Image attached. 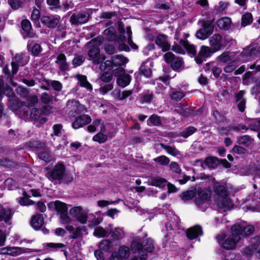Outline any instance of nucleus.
Instances as JSON below:
<instances>
[{
    "label": "nucleus",
    "mask_w": 260,
    "mask_h": 260,
    "mask_svg": "<svg viewBox=\"0 0 260 260\" xmlns=\"http://www.w3.org/2000/svg\"><path fill=\"white\" fill-rule=\"evenodd\" d=\"M131 248L133 253H138L140 260H146L148 257L147 253H152L154 250V240L151 238H148L143 243L134 241Z\"/></svg>",
    "instance_id": "obj_1"
},
{
    "label": "nucleus",
    "mask_w": 260,
    "mask_h": 260,
    "mask_svg": "<svg viewBox=\"0 0 260 260\" xmlns=\"http://www.w3.org/2000/svg\"><path fill=\"white\" fill-rule=\"evenodd\" d=\"M128 62V59L121 55L112 56L110 60H107L104 63L106 65V68H110L113 70L114 76H118L125 74V70L123 67Z\"/></svg>",
    "instance_id": "obj_2"
},
{
    "label": "nucleus",
    "mask_w": 260,
    "mask_h": 260,
    "mask_svg": "<svg viewBox=\"0 0 260 260\" xmlns=\"http://www.w3.org/2000/svg\"><path fill=\"white\" fill-rule=\"evenodd\" d=\"M66 170V167L63 162L59 161L55 164L50 172L46 174V176L51 181H60L64 178Z\"/></svg>",
    "instance_id": "obj_3"
},
{
    "label": "nucleus",
    "mask_w": 260,
    "mask_h": 260,
    "mask_svg": "<svg viewBox=\"0 0 260 260\" xmlns=\"http://www.w3.org/2000/svg\"><path fill=\"white\" fill-rule=\"evenodd\" d=\"M216 239L221 246L226 250H233L236 248L239 240H236V238L230 235L227 236L225 234L218 235L216 236Z\"/></svg>",
    "instance_id": "obj_4"
},
{
    "label": "nucleus",
    "mask_w": 260,
    "mask_h": 260,
    "mask_svg": "<svg viewBox=\"0 0 260 260\" xmlns=\"http://www.w3.org/2000/svg\"><path fill=\"white\" fill-rule=\"evenodd\" d=\"M165 62L169 64L170 68L175 71H178L183 65L184 62L181 57L176 56L172 52L168 51L164 55Z\"/></svg>",
    "instance_id": "obj_5"
},
{
    "label": "nucleus",
    "mask_w": 260,
    "mask_h": 260,
    "mask_svg": "<svg viewBox=\"0 0 260 260\" xmlns=\"http://www.w3.org/2000/svg\"><path fill=\"white\" fill-rule=\"evenodd\" d=\"M100 48L97 46L92 45L89 49L87 55L89 60L92 61V63L94 65H100L104 63V61L106 59V56L103 54L100 53Z\"/></svg>",
    "instance_id": "obj_6"
},
{
    "label": "nucleus",
    "mask_w": 260,
    "mask_h": 260,
    "mask_svg": "<svg viewBox=\"0 0 260 260\" xmlns=\"http://www.w3.org/2000/svg\"><path fill=\"white\" fill-rule=\"evenodd\" d=\"M67 107L69 110L68 112L69 116L73 117H76V115H80L84 111L85 108L83 105L75 100H69L67 103Z\"/></svg>",
    "instance_id": "obj_7"
},
{
    "label": "nucleus",
    "mask_w": 260,
    "mask_h": 260,
    "mask_svg": "<svg viewBox=\"0 0 260 260\" xmlns=\"http://www.w3.org/2000/svg\"><path fill=\"white\" fill-rule=\"evenodd\" d=\"M196 192L194 202L198 206H200L211 199V191L210 189L200 188Z\"/></svg>",
    "instance_id": "obj_8"
},
{
    "label": "nucleus",
    "mask_w": 260,
    "mask_h": 260,
    "mask_svg": "<svg viewBox=\"0 0 260 260\" xmlns=\"http://www.w3.org/2000/svg\"><path fill=\"white\" fill-rule=\"evenodd\" d=\"M212 49L207 46L202 45L201 46L198 54H197L194 58L196 62L198 64H202L206 58L210 57L215 52H212Z\"/></svg>",
    "instance_id": "obj_9"
},
{
    "label": "nucleus",
    "mask_w": 260,
    "mask_h": 260,
    "mask_svg": "<svg viewBox=\"0 0 260 260\" xmlns=\"http://www.w3.org/2000/svg\"><path fill=\"white\" fill-rule=\"evenodd\" d=\"M90 17V14L87 12L73 14L70 18V22L72 25L78 26L80 24L86 23Z\"/></svg>",
    "instance_id": "obj_10"
},
{
    "label": "nucleus",
    "mask_w": 260,
    "mask_h": 260,
    "mask_svg": "<svg viewBox=\"0 0 260 260\" xmlns=\"http://www.w3.org/2000/svg\"><path fill=\"white\" fill-rule=\"evenodd\" d=\"M222 40V36L219 34H214L209 39V44L211 46L210 48L212 49V52L215 53L225 47V45L223 44Z\"/></svg>",
    "instance_id": "obj_11"
},
{
    "label": "nucleus",
    "mask_w": 260,
    "mask_h": 260,
    "mask_svg": "<svg viewBox=\"0 0 260 260\" xmlns=\"http://www.w3.org/2000/svg\"><path fill=\"white\" fill-rule=\"evenodd\" d=\"M219 158L216 156H209L205 158L204 161L201 159H196L195 162L201 163V167L205 169L204 166H206L210 169L214 170L219 166Z\"/></svg>",
    "instance_id": "obj_12"
},
{
    "label": "nucleus",
    "mask_w": 260,
    "mask_h": 260,
    "mask_svg": "<svg viewBox=\"0 0 260 260\" xmlns=\"http://www.w3.org/2000/svg\"><path fill=\"white\" fill-rule=\"evenodd\" d=\"M211 180L214 183L213 186V191L215 194L217 196L218 198L227 197L229 195V192L226 187L224 185L216 181L214 177H212Z\"/></svg>",
    "instance_id": "obj_13"
},
{
    "label": "nucleus",
    "mask_w": 260,
    "mask_h": 260,
    "mask_svg": "<svg viewBox=\"0 0 260 260\" xmlns=\"http://www.w3.org/2000/svg\"><path fill=\"white\" fill-rule=\"evenodd\" d=\"M167 35L160 34L155 39V44L161 49L163 52H168L171 48V45L168 41Z\"/></svg>",
    "instance_id": "obj_14"
},
{
    "label": "nucleus",
    "mask_w": 260,
    "mask_h": 260,
    "mask_svg": "<svg viewBox=\"0 0 260 260\" xmlns=\"http://www.w3.org/2000/svg\"><path fill=\"white\" fill-rule=\"evenodd\" d=\"M55 17L53 15L43 16L41 18L42 24L49 28H54L59 23L60 17Z\"/></svg>",
    "instance_id": "obj_15"
},
{
    "label": "nucleus",
    "mask_w": 260,
    "mask_h": 260,
    "mask_svg": "<svg viewBox=\"0 0 260 260\" xmlns=\"http://www.w3.org/2000/svg\"><path fill=\"white\" fill-rule=\"evenodd\" d=\"M203 234V229L199 224H196L188 228L186 231V237L190 240H194L198 237L202 236Z\"/></svg>",
    "instance_id": "obj_16"
},
{
    "label": "nucleus",
    "mask_w": 260,
    "mask_h": 260,
    "mask_svg": "<svg viewBox=\"0 0 260 260\" xmlns=\"http://www.w3.org/2000/svg\"><path fill=\"white\" fill-rule=\"evenodd\" d=\"M45 221L43 215L41 213H37L31 216L30 224L35 231L40 230L44 226Z\"/></svg>",
    "instance_id": "obj_17"
},
{
    "label": "nucleus",
    "mask_w": 260,
    "mask_h": 260,
    "mask_svg": "<svg viewBox=\"0 0 260 260\" xmlns=\"http://www.w3.org/2000/svg\"><path fill=\"white\" fill-rule=\"evenodd\" d=\"M91 121V118L88 115L83 114L76 117V119L72 123V127L78 129L83 127L84 125L89 124Z\"/></svg>",
    "instance_id": "obj_18"
},
{
    "label": "nucleus",
    "mask_w": 260,
    "mask_h": 260,
    "mask_svg": "<svg viewBox=\"0 0 260 260\" xmlns=\"http://www.w3.org/2000/svg\"><path fill=\"white\" fill-rule=\"evenodd\" d=\"M106 65L104 63H102L100 66V69L103 73L101 75L100 79L105 83H109L111 81L114 76L113 70L110 68H106Z\"/></svg>",
    "instance_id": "obj_19"
},
{
    "label": "nucleus",
    "mask_w": 260,
    "mask_h": 260,
    "mask_svg": "<svg viewBox=\"0 0 260 260\" xmlns=\"http://www.w3.org/2000/svg\"><path fill=\"white\" fill-rule=\"evenodd\" d=\"M179 43L184 47L185 51L187 52L190 57L196 58L197 52L196 46L193 44H191L188 40H184L182 39L179 40Z\"/></svg>",
    "instance_id": "obj_20"
},
{
    "label": "nucleus",
    "mask_w": 260,
    "mask_h": 260,
    "mask_svg": "<svg viewBox=\"0 0 260 260\" xmlns=\"http://www.w3.org/2000/svg\"><path fill=\"white\" fill-rule=\"evenodd\" d=\"M13 214L12 209L2 207L0 210V222L4 221L5 223H9Z\"/></svg>",
    "instance_id": "obj_21"
},
{
    "label": "nucleus",
    "mask_w": 260,
    "mask_h": 260,
    "mask_svg": "<svg viewBox=\"0 0 260 260\" xmlns=\"http://www.w3.org/2000/svg\"><path fill=\"white\" fill-rule=\"evenodd\" d=\"M55 63L58 65L61 72H66L70 70L69 64L67 61V57L62 53H60L57 55Z\"/></svg>",
    "instance_id": "obj_22"
},
{
    "label": "nucleus",
    "mask_w": 260,
    "mask_h": 260,
    "mask_svg": "<svg viewBox=\"0 0 260 260\" xmlns=\"http://www.w3.org/2000/svg\"><path fill=\"white\" fill-rule=\"evenodd\" d=\"M167 180L160 177H151L148 180V184L149 185L157 187L159 188L162 189L166 186Z\"/></svg>",
    "instance_id": "obj_23"
},
{
    "label": "nucleus",
    "mask_w": 260,
    "mask_h": 260,
    "mask_svg": "<svg viewBox=\"0 0 260 260\" xmlns=\"http://www.w3.org/2000/svg\"><path fill=\"white\" fill-rule=\"evenodd\" d=\"M27 47L28 50L30 51L31 55L35 57L38 56L43 50L40 44L34 43V41L31 40L28 41Z\"/></svg>",
    "instance_id": "obj_24"
},
{
    "label": "nucleus",
    "mask_w": 260,
    "mask_h": 260,
    "mask_svg": "<svg viewBox=\"0 0 260 260\" xmlns=\"http://www.w3.org/2000/svg\"><path fill=\"white\" fill-rule=\"evenodd\" d=\"M117 77L116 83L117 85L122 88L128 85L131 81V76L129 74H121Z\"/></svg>",
    "instance_id": "obj_25"
},
{
    "label": "nucleus",
    "mask_w": 260,
    "mask_h": 260,
    "mask_svg": "<svg viewBox=\"0 0 260 260\" xmlns=\"http://www.w3.org/2000/svg\"><path fill=\"white\" fill-rule=\"evenodd\" d=\"M21 26L22 30L26 34L25 37L33 38L35 34L31 32L32 29L31 24L28 19H23L21 22Z\"/></svg>",
    "instance_id": "obj_26"
},
{
    "label": "nucleus",
    "mask_w": 260,
    "mask_h": 260,
    "mask_svg": "<svg viewBox=\"0 0 260 260\" xmlns=\"http://www.w3.org/2000/svg\"><path fill=\"white\" fill-rule=\"evenodd\" d=\"M217 205L219 208L223 209L225 211L227 209H231L233 207V203L230 198L224 197L217 201Z\"/></svg>",
    "instance_id": "obj_27"
},
{
    "label": "nucleus",
    "mask_w": 260,
    "mask_h": 260,
    "mask_svg": "<svg viewBox=\"0 0 260 260\" xmlns=\"http://www.w3.org/2000/svg\"><path fill=\"white\" fill-rule=\"evenodd\" d=\"M147 62H143L139 69V74L140 76H144L146 78H150L152 76V71L150 67L147 65Z\"/></svg>",
    "instance_id": "obj_28"
},
{
    "label": "nucleus",
    "mask_w": 260,
    "mask_h": 260,
    "mask_svg": "<svg viewBox=\"0 0 260 260\" xmlns=\"http://www.w3.org/2000/svg\"><path fill=\"white\" fill-rule=\"evenodd\" d=\"M38 157L46 162H49L52 160V156L50 154L49 149L46 146L40 151L37 152Z\"/></svg>",
    "instance_id": "obj_29"
},
{
    "label": "nucleus",
    "mask_w": 260,
    "mask_h": 260,
    "mask_svg": "<svg viewBox=\"0 0 260 260\" xmlns=\"http://www.w3.org/2000/svg\"><path fill=\"white\" fill-rule=\"evenodd\" d=\"M231 25V19L227 17L219 19L217 21V25L221 29L228 30Z\"/></svg>",
    "instance_id": "obj_30"
},
{
    "label": "nucleus",
    "mask_w": 260,
    "mask_h": 260,
    "mask_svg": "<svg viewBox=\"0 0 260 260\" xmlns=\"http://www.w3.org/2000/svg\"><path fill=\"white\" fill-rule=\"evenodd\" d=\"M253 139L247 135L240 136L237 137V143L239 145L244 146L246 147H249L252 144Z\"/></svg>",
    "instance_id": "obj_31"
},
{
    "label": "nucleus",
    "mask_w": 260,
    "mask_h": 260,
    "mask_svg": "<svg viewBox=\"0 0 260 260\" xmlns=\"http://www.w3.org/2000/svg\"><path fill=\"white\" fill-rule=\"evenodd\" d=\"M103 34L106 36V39L109 41H115L117 38V32L115 28L110 26L104 30Z\"/></svg>",
    "instance_id": "obj_32"
},
{
    "label": "nucleus",
    "mask_w": 260,
    "mask_h": 260,
    "mask_svg": "<svg viewBox=\"0 0 260 260\" xmlns=\"http://www.w3.org/2000/svg\"><path fill=\"white\" fill-rule=\"evenodd\" d=\"M27 145L29 147L35 149L36 153L40 151L47 146L45 143L35 140L28 141L27 143Z\"/></svg>",
    "instance_id": "obj_33"
},
{
    "label": "nucleus",
    "mask_w": 260,
    "mask_h": 260,
    "mask_svg": "<svg viewBox=\"0 0 260 260\" xmlns=\"http://www.w3.org/2000/svg\"><path fill=\"white\" fill-rule=\"evenodd\" d=\"M232 236L236 238V240H241V235L242 236V226L240 224H235L231 227Z\"/></svg>",
    "instance_id": "obj_34"
},
{
    "label": "nucleus",
    "mask_w": 260,
    "mask_h": 260,
    "mask_svg": "<svg viewBox=\"0 0 260 260\" xmlns=\"http://www.w3.org/2000/svg\"><path fill=\"white\" fill-rule=\"evenodd\" d=\"M21 248L20 247H6L0 249V253L9 254L12 256H16L20 254Z\"/></svg>",
    "instance_id": "obj_35"
},
{
    "label": "nucleus",
    "mask_w": 260,
    "mask_h": 260,
    "mask_svg": "<svg viewBox=\"0 0 260 260\" xmlns=\"http://www.w3.org/2000/svg\"><path fill=\"white\" fill-rule=\"evenodd\" d=\"M77 78L80 83V86L85 87L86 89L91 90L92 86L91 84L88 81L87 77L85 75H78Z\"/></svg>",
    "instance_id": "obj_36"
},
{
    "label": "nucleus",
    "mask_w": 260,
    "mask_h": 260,
    "mask_svg": "<svg viewBox=\"0 0 260 260\" xmlns=\"http://www.w3.org/2000/svg\"><path fill=\"white\" fill-rule=\"evenodd\" d=\"M213 21L214 20H202L200 21L201 22L202 28L212 34L214 31Z\"/></svg>",
    "instance_id": "obj_37"
},
{
    "label": "nucleus",
    "mask_w": 260,
    "mask_h": 260,
    "mask_svg": "<svg viewBox=\"0 0 260 260\" xmlns=\"http://www.w3.org/2000/svg\"><path fill=\"white\" fill-rule=\"evenodd\" d=\"M23 197L19 198V203L21 206L32 205L35 204V202L29 199L30 197L25 191L23 192Z\"/></svg>",
    "instance_id": "obj_38"
},
{
    "label": "nucleus",
    "mask_w": 260,
    "mask_h": 260,
    "mask_svg": "<svg viewBox=\"0 0 260 260\" xmlns=\"http://www.w3.org/2000/svg\"><path fill=\"white\" fill-rule=\"evenodd\" d=\"M147 125L149 126H159L161 124V120L160 116L156 114L151 115L147 121Z\"/></svg>",
    "instance_id": "obj_39"
},
{
    "label": "nucleus",
    "mask_w": 260,
    "mask_h": 260,
    "mask_svg": "<svg viewBox=\"0 0 260 260\" xmlns=\"http://www.w3.org/2000/svg\"><path fill=\"white\" fill-rule=\"evenodd\" d=\"M253 21V16L251 13H246L243 14L241 17V25L245 27L252 23Z\"/></svg>",
    "instance_id": "obj_40"
},
{
    "label": "nucleus",
    "mask_w": 260,
    "mask_h": 260,
    "mask_svg": "<svg viewBox=\"0 0 260 260\" xmlns=\"http://www.w3.org/2000/svg\"><path fill=\"white\" fill-rule=\"evenodd\" d=\"M197 131V128L192 126H189L180 133V136L184 138H187Z\"/></svg>",
    "instance_id": "obj_41"
},
{
    "label": "nucleus",
    "mask_w": 260,
    "mask_h": 260,
    "mask_svg": "<svg viewBox=\"0 0 260 260\" xmlns=\"http://www.w3.org/2000/svg\"><path fill=\"white\" fill-rule=\"evenodd\" d=\"M196 196V191L189 190L183 192L180 195V197L183 201H187L192 200Z\"/></svg>",
    "instance_id": "obj_42"
},
{
    "label": "nucleus",
    "mask_w": 260,
    "mask_h": 260,
    "mask_svg": "<svg viewBox=\"0 0 260 260\" xmlns=\"http://www.w3.org/2000/svg\"><path fill=\"white\" fill-rule=\"evenodd\" d=\"M160 145L168 153L173 156H176L180 154V151L177 150L175 147H173L171 146L166 145L163 143H161Z\"/></svg>",
    "instance_id": "obj_43"
},
{
    "label": "nucleus",
    "mask_w": 260,
    "mask_h": 260,
    "mask_svg": "<svg viewBox=\"0 0 260 260\" xmlns=\"http://www.w3.org/2000/svg\"><path fill=\"white\" fill-rule=\"evenodd\" d=\"M68 210V209L66 203L58 200L56 201L55 211L61 214L63 212H67Z\"/></svg>",
    "instance_id": "obj_44"
},
{
    "label": "nucleus",
    "mask_w": 260,
    "mask_h": 260,
    "mask_svg": "<svg viewBox=\"0 0 260 260\" xmlns=\"http://www.w3.org/2000/svg\"><path fill=\"white\" fill-rule=\"evenodd\" d=\"M25 0H8V3L13 10L22 7Z\"/></svg>",
    "instance_id": "obj_45"
},
{
    "label": "nucleus",
    "mask_w": 260,
    "mask_h": 260,
    "mask_svg": "<svg viewBox=\"0 0 260 260\" xmlns=\"http://www.w3.org/2000/svg\"><path fill=\"white\" fill-rule=\"evenodd\" d=\"M185 95V93L183 91H174L170 93L171 99L176 102L180 101Z\"/></svg>",
    "instance_id": "obj_46"
},
{
    "label": "nucleus",
    "mask_w": 260,
    "mask_h": 260,
    "mask_svg": "<svg viewBox=\"0 0 260 260\" xmlns=\"http://www.w3.org/2000/svg\"><path fill=\"white\" fill-rule=\"evenodd\" d=\"M107 232L102 226H98L94 229L93 235L99 238L106 237L107 235Z\"/></svg>",
    "instance_id": "obj_47"
},
{
    "label": "nucleus",
    "mask_w": 260,
    "mask_h": 260,
    "mask_svg": "<svg viewBox=\"0 0 260 260\" xmlns=\"http://www.w3.org/2000/svg\"><path fill=\"white\" fill-rule=\"evenodd\" d=\"M247 151V149L241 146V145H235L230 151V152L232 153H236L239 155L245 154Z\"/></svg>",
    "instance_id": "obj_48"
},
{
    "label": "nucleus",
    "mask_w": 260,
    "mask_h": 260,
    "mask_svg": "<svg viewBox=\"0 0 260 260\" xmlns=\"http://www.w3.org/2000/svg\"><path fill=\"white\" fill-rule=\"evenodd\" d=\"M154 98V94L152 92L145 93L144 94L142 95L140 98V101L141 103H150Z\"/></svg>",
    "instance_id": "obj_49"
},
{
    "label": "nucleus",
    "mask_w": 260,
    "mask_h": 260,
    "mask_svg": "<svg viewBox=\"0 0 260 260\" xmlns=\"http://www.w3.org/2000/svg\"><path fill=\"white\" fill-rule=\"evenodd\" d=\"M107 136L102 133L99 132L95 135L92 140L93 141L98 142L100 144L105 143L107 140Z\"/></svg>",
    "instance_id": "obj_50"
},
{
    "label": "nucleus",
    "mask_w": 260,
    "mask_h": 260,
    "mask_svg": "<svg viewBox=\"0 0 260 260\" xmlns=\"http://www.w3.org/2000/svg\"><path fill=\"white\" fill-rule=\"evenodd\" d=\"M14 165V162L8 158L0 159V166L5 167L6 168H11Z\"/></svg>",
    "instance_id": "obj_51"
},
{
    "label": "nucleus",
    "mask_w": 260,
    "mask_h": 260,
    "mask_svg": "<svg viewBox=\"0 0 260 260\" xmlns=\"http://www.w3.org/2000/svg\"><path fill=\"white\" fill-rule=\"evenodd\" d=\"M254 231V228L253 225H248L242 226V236L247 237L251 235Z\"/></svg>",
    "instance_id": "obj_52"
},
{
    "label": "nucleus",
    "mask_w": 260,
    "mask_h": 260,
    "mask_svg": "<svg viewBox=\"0 0 260 260\" xmlns=\"http://www.w3.org/2000/svg\"><path fill=\"white\" fill-rule=\"evenodd\" d=\"M170 49H171V50L175 53L178 54L185 55L186 54V51L184 50V49L180 45L177 44L176 42H174Z\"/></svg>",
    "instance_id": "obj_53"
},
{
    "label": "nucleus",
    "mask_w": 260,
    "mask_h": 260,
    "mask_svg": "<svg viewBox=\"0 0 260 260\" xmlns=\"http://www.w3.org/2000/svg\"><path fill=\"white\" fill-rule=\"evenodd\" d=\"M118 252L119 253L121 257L124 259L127 258L130 254L129 248L125 245L120 246L119 248Z\"/></svg>",
    "instance_id": "obj_54"
},
{
    "label": "nucleus",
    "mask_w": 260,
    "mask_h": 260,
    "mask_svg": "<svg viewBox=\"0 0 260 260\" xmlns=\"http://www.w3.org/2000/svg\"><path fill=\"white\" fill-rule=\"evenodd\" d=\"M211 34L203 28L198 30L196 34V37L201 40H205L208 38Z\"/></svg>",
    "instance_id": "obj_55"
},
{
    "label": "nucleus",
    "mask_w": 260,
    "mask_h": 260,
    "mask_svg": "<svg viewBox=\"0 0 260 260\" xmlns=\"http://www.w3.org/2000/svg\"><path fill=\"white\" fill-rule=\"evenodd\" d=\"M16 91L18 94L23 98L27 97L29 93V90L23 86H19L16 88Z\"/></svg>",
    "instance_id": "obj_56"
},
{
    "label": "nucleus",
    "mask_w": 260,
    "mask_h": 260,
    "mask_svg": "<svg viewBox=\"0 0 260 260\" xmlns=\"http://www.w3.org/2000/svg\"><path fill=\"white\" fill-rule=\"evenodd\" d=\"M153 160L155 162H158L162 166H167L170 162L169 158L165 155L159 156L154 158Z\"/></svg>",
    "instance_id": "obj_57"
},
{
    "label": "nucleus",
    "mask_w": 260,
    "mask_h": 260,
    "mask_svg": "<svg viewBox=\"0 0 260 260\" xmlns=\"http://www.w3.org/2000/svg\"><path fill=\"white\" fill-rule=\"evenodd\" d=\"M85 61V58L82 55H78L72 60V64L74 68L81 66Z\"/></svg>",
    "instance_id": "obj_58"
},
{
    "label": "nucleus",
    "mask_w": 260,
    "mask_h": 260,
    "mask_svg": "<svg viewBox=\"0 0 260 260\" xmlns=\"http://www.w3.org/2000/svg\"><path fill=\"white\" fill-rule=\"evenodd\" d=\"M112 246V242L108 239L103 240L100 243L101 248L107 251L111 248Z\"/></svg>",
    "instance_id": "obj_59"
},
{
    "label": "nucleus",
    "mask_w": 260,
    "mask_h": 260,
    "mask_svg": "<svg viewBox=\"0 0 260 260\" xmlns=\"http://www.w3.org/2000/svg\"><path fill=\"white\" fill-rule=\"evenodd\" d=\"M219 61L223 63H231L233 62L230 56V55L224 52L218 57Z\"/></svg>",
    "instance_id": "obj_60"
},
{
    "label": "nucleus",
    "mask_w": 260,
    "mask_h": 260,
    "mask_svg": "<svg viewBox=\"0 0 260 260\" xmlns=\"http://www.w3.org/2000/svg\"><path fill=\"white\" fill-rule=\"evenodd\" d=\"M42 114L41 113L40 109L32 108L30 111V117L31 119L36 121H38L41 115Z\"/></svg>",
    "instance_id": "obj_61"
},
{
    "label": "nucleus",
    "mask_w": 260,
    "mask_h": 260,
    "mask_svg": "<svg viewBox=\"0 0 260 260\" xmlns=\"http://www.w3.org/2000/svg\"><path fill=\"white\" fill-rule=\"evenodd\" d=\"M249 128L252 131H259L260 130V118H257L253 122L250 123Z\"/></svg>",
    "instance_id": "obj_62"
},
{
    "label": "nucleus",
    "mask_w": 260,
    "mask_h": 260,
    "mask_svg": "<svg viewBox=\"0 0 260 260\" xmlns=\"http://www.w3.org/2000/svg\"><path fill=\"white\" fill-rule=\"evenodd\" d=\"M9 103L12 106V107L18 110L20 109L23 103L20 102L18 99H12L9 100Z\"/></svg>",
    "instance_id": "obj_63"
},
{
    "label": "nucleus",
    "mask_w": 260,
    "mask_h": 260,
    "mask_svg": "<svg viewBox=\"0 0 260 260\" xmlns=\"http://www.w3.org/2000/svg\"><path fill=\"white\" fill-rule=\"evenodd\" d=\"M83 208L81 206L74 207L70 210V214L74 217H77L82 211Z\"/></svg>",
    "instance_id": "obj_64"
}]
</instances>
